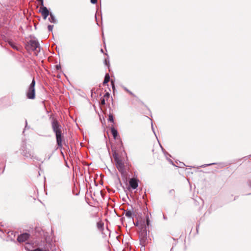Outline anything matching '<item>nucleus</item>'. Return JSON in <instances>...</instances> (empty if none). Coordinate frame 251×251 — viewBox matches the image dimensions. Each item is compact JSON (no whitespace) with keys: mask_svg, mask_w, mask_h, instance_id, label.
<instances>
[{"mask_svg":"<svg viewBox=\"0 0 251 251\" xmlns=\"http://www.w3.org/2000/svg\"><path fill=\"white\" fill-rule=\"evenodd\" d=\"M108 121L111 122H112L113 123L114 122V117H113V116L112 115V114H110L109 115V116H108Z\"/></svg>","mask_w":251,"mask_h":251,"instance_id":"nucleus-16","label":"nucleus"},{"mask_svg":"<svg viewBox=\"0 0 251 251\" xmlns=\"http://www.w3.org/2000/svg\"><path fill=\"white\" fill-rule=\"evenodd\" d=\"M129 183L130 186L133 189L137 188L138 186V180L134 178L130 179Z\"/></svg>","mask_w":251,"mask_h":251,"instance_id":"nucleus-8","label":"nucleus"},{"mask_svg":"<svg viewBox=\"0 0 251 251\" xmlns=\"http://www.w3.org/2000/svg\"><path fill=\"white\" fill-rule=\"evenodd\" d=\"M31 251H46L43 250L42 249H41L40 248H37V249L33 250Z\"/></svg>","mask_w":251,"mask_h":251,"instance_id":"nucleus-24","label":"nucleus"},{"mask_svg":"<svg viewBox=\"0 0 251 251\" xmlns=\"http://www.w3.org/2000/svg\"><path fill=\"white\" fill-rule=\"evenodd\" d=\"M101 104H102V105H104V104H105V100L104 98H102V99L101 100Z\"/></svg>","mask_w":251,"mask_h":251,"instance_id":"nucleus-23","label":"nucleus"},{"mask_svg":"<svg viewBox=\"0 0 251 251\" xmlns=\"http://www.w3.org/2000/svg\"><path fill=\"white\" fill-rule=\"evenodd\" d=\"M101 51L103 52V50L102 49L101 50Z\"/></svg>","mask_w":251,"mask_h":251,"instance_id":"nucleus-32","label":"nucleus"},{"mask_svg":"<svg viewBox=\"0 0 251 251\" xmlns=\"http://www.w3.org/2000/svg\"><path fill=\"white\" fill-rule=\"evenodd\" d=\"M113 156L117 169L122 174H124L125 172L124 163L122 160L118 157V154L116 152V151H114L113 153Z\"/></svg>","mask_w":251,"mask_h":251,"instance_id":"nucleus-3","label":"nucleus"},{"mask_svg":"<svg viewBox=\"0 0 251 251\" xmlns=\"http://www.w3.org/2000/svg\"><path fill=\"white\" fill-rule=\"evenodd\" d=\"M125 215L128 218H131L132 215V212L131 210H127L125 212Z\"/></svg>","mask_w":251,"mask_h":251,"instance_id":"nucleus-13","label":"nucleus"},{"mask_svg":"<svg viewBox=\"0 0 251 251\" xmlns=\"http://www.w3.org/2000/svg\"><path fill=\"white\" fill-rule=\"evenodd\" d=\"M51 126L53 132L55 133L57 145L59 148H61L62 147L61 126L55 119H52L51 121Z\"/></svg>","mask_w":251,"mask_h":251,"instance_id":"nucleus-1","label":"nucleus"},{"mask_svg":"<svg viewBox=\"0 0 251 251\" xmlns=\"http://www.w3.org/2000/svg\"><path fill=\"white\" fill-rule=\"evenodd\" d=\"M50 17L48 18L49 21L52 23L56 24L57 22V21L56 19L55 18V17L52 13H50L49 14Z\"/></svg>","mask_w":251,"mask_h":251,"instance_id":"nucleus-9","label":"nucleus"},{"mask_svg":"<svg viewBox=\"0 0 251 251\" xmlns=\"http://www.w3.org/2000/svg\"><path fill=\"white\" fill-rule=\"evenodd\" d=\"M214 164H216V163H210V164H203V165L201 166V167L204 168L206 166H211V165H214Z\"/></svg>","mask_w":251,"mask_h":251,"instance_id":"nucleus-17","label":"nucleus"},{"mask_svg":"<svg viewBox=\"0 0 251 251\" xmlns=\"http://www.w3.org/2000/svg\"><path fill=\"white\" fill-rule=\"evenodd\" d=\"M97 0H91V2L92 3L95 4V3H97Z\"/></svg>","mask_w":251,"mask_h":251,"instance_id":"nucleus-26","label":"nucleus"},{"mask_svg":"<svg viewBox=\"0 0 251 251\" xmlns=\"http://www.w3.org/2000/svg\"><path fill=\"white\" fill-rule=\"evenodd\" d=\"M53 25H49L48 26V28L49 31H52L53 29Z\"/></svg>","mask_w":251,"mask_h":251,"instance_id":"nucleus-18","label":"nucleus"},{"mask_svg":"<svg viewBox=\"0 0 251 251\" xmlns=\"http://www.w3.org/2000/svg\"><path fill=\"white\" fill-rule=\"evenodd\" d=\"M104 63L105 65L109 66V61L107 59H105L104 60Z\"/></svg>","mask_w":251,"mask_h":251,"instance_id":"nucleus-19","label":"nucleus"},{"mask_svg":"<svg viewBox=\"0 0 251 251\" xmlns=\"http://www.w3.org/2000/svg\"><path fill=\"white\" fill-rule=\"evenodd\" d=\"M124 89L125 91H126L127 92H128L131 95H133V94L131 91H130L129 90H128L126 87H124Z\"/></svg>","mask_w":251,"mask_h":251,"instance_id":"nucleus-20","label":"nucleus"},{"mask_svg":"<svg viewBox=\"0 0 251 251\" xmlns=\"http://www.w3.org/2000/svg\"><path fill=\"white\" fill-rule=\"evenodd\" d=\"M97 227L99 230H102L103 229V223L100 222L97 223Z\"/></svg>","mask_w":251,"mask_h":251,"instance_id":"nucleus-12","label":"nucleus"},{"mask_svg":"<svg viewBox=\"0 0 251 251\" xmlns=\"http://www.w3.org/2000/svg\"><path fill=\"white\" fill-rule=\"evenodd\" d=\"M27 121L26 120V121H25V128H26V127H27Z\"/></svg>","mask_w":251,"mask_h":251,"instance_id":"nucleus-28","label":"nucleus"},{"mask_svg":"<svg viewBox=\"0 0 251 251\" xmlns=\"http://www.w3.org/2000/svg\"><path fill=\"white\" fill-rule=\"evenodd\" d=\"M35 81L33 78L28 88L26 93L27 97L29 99H34L35 98Z\"/></svg>","mask_w":251,"mask_h":251,"instance_id":"nucleus-5","label":"nucleus"},{"mask_svg":"<svg viewBox=\"0 0 251 251\" xmlns=\"http://www.w3.org/2000/svg\"><path fill=\"white\" fill-rule=\"evenodd\" d=\"M144 242H145V239H141V240H140V244H142V245L144 246H145Z\"/></svg>","mask_w":251,"mask_h":251,"instance_id":"nucleus-21","label":"nucleus"},{"mask_svg":"<svg viewBox=\"0 0 251 251\" xmlns=\"http://www.w3.org/2000/svg\"><path fill=\"white\" fill-rule=\"evenodd\" d=\"M109 96H110V94L109 93L107 92L105 94V95H104V98H109Z\"/></svg>","mask_w":251,"mask_h":251,"instance_id":"nucleus-22","label":"nucleus"},{"mask_svg":"<svg viewBox=\"0 0 251 251\" xmlns=\"http://www.w3.org/2000/svg\"><path fill=\"white\" fill-rule=\"evenodd\" d=\"M163 218L164 219H166V217L164 215L163 216Z\"/></svg>","mask_w":251,"mask_h":251,"instance_id":"nucleus-31","label":"nucleus"},{"mask_svg":"<svg viewBox=\"0 0 251 251\" xmlns=\"http://www.w3.org/2000/svg\"><path fill=\"white\" fill-rule=\"evenodd\" d=\"M109 80H110V76L108 74H106L105 77H104V81L103 82V85L106 84L109 81Z\"/></svg>","mask_w":251,"mask_h":251,"instance_id":"nucleus-11","label":"nucleus"},{"mask_svg":"<svg viewBox=\"0 0 251 251\" xmlns=\"http://www.w3.org/2000/svg\"><path fill=\"white\" fill-rule=\"evenodd\" d=\"M39 3L41 5V7L40 9V12L41 13L44 19H46L49 14V11L48 8L44 6V0H37Z\"/></svg>","mask_w":251,"mask_h":251,"instance_id":"nucleus-6","label":"nucleus"},{"mask_svg":"<svg viewBox=\"0 0 251 251\" xmlns=\"http://www.w3.org/2000/svg\"><path fill=\"white\" fill-rule=\"evenodd\" d=\"M29 237V234L27 233H24L19 235L17 238V241L19 242H24L26 241Z\"/></svg>","mask_w":251,"mask_h":251,"instance_id":"nucleus-7","label":"nucleus"},{"mask_svg":"<svg viewBox=\"0 0 251 251\" xmlns=\"http://www.w3.org/2000/svg\"><path fill=\"white\" fill-rule=\"evenodd\" d=\"M111 131L113 135V138L116 139L118 136V131L114 127L111 128Z\"/></svg>","mask_w":251,"mask_h":251,"instance_id":"nucleus-10","label":"nucleus"},{"mask_svg":"<svg viewBox=\"0 0 251 251\" xmlns=\"http://www.w3.org/2000/svg\"><path fill=\"white\" fill-rule=\"evenodd\" d=\"M56 68L57 69L60 68V66H58V65L56 66Z\"/></svg>","mask_w":251,"mask_h":251,"instance_id":"nucleus-30","label":"nucleus"},{"mask_svg":"<svg viewBox=\"0 0 251 251\" xmlns=\"http://www.w3.org/2000/svg\"><path fill=\"white\" fill-rule=\"evenodd\" d=\"M250 185H251V183Z\"/></svg>","mask_w":251,"mask_h":251,"instance_id":"nucleus-33","label":"nucleus"},{"mask_svg":"<svg viewBox=\"0 0 251 251\" xmlns=\"http://www.w3.org/2000/svg\"><path fill=\"white\" fill-rule=\"evenodd\" d=\"M9 45L10 46L13 48L14 49L18 50H19V48L16 46L13 43L10 42H9Z\"/></svg>","mask_w":251,"mask_h":251,"instance_id":"nucleus-15","label":"nucleus"},{"mask_svg":"<svg viewBox=\"0 0 251 251\" xmlns=\"http://www.w3.org/2000/svg\"><path fill=\"white\" fill-rule=\"evenodd\" d=\"M22 155L25 158L27 159H37L35 156L33 151L27 148L25 145L23 144L20 149Z\"/></svg>","mask_w":251,"mask_h":251,"instance_id":"nucleus-2","label":"nucleus"},{"mask_svg":"<svg viewBox=\"0 0 251 251\" xmlns=\"http://www.w3.org/2000/svg\"><path fill=\"white\" fill-rule=\"evenodd\" d=\"M29 45L31 49L34 51L36 55H37L38 53L40 51V46L38 41L36 40L31 39L29 41Z\"/></svg>","mask_w":251,"mask_h":251,"instance_id":"nucleus-4","label":"nucleus"},{"mask_svg":"<svg viewBox=\"0 0 251 251\" xmlns=\"http://www.w3.org/2000/svg\"><path fill=\"white\" fill-rule=\"evenodd\" d=\"M151 129H152V131L153 132V133H154V135H155L156 137H157L156 135L155 132V131H154V128H153V125H152V124H151Z\"/></svg>","mask_w":251,"mask_h":251,"instance_id":"nucleus-25","label":"nucleus"},{"mask_svg":"<svg viewBox=\"0 0 251 251\" xmlns=\"http://www.w3.org/2000/svg\"><path fill=\"white\" fill-rule=\"evenodd\" d=\"M111 83H112V89L114 90L115 89V86H114V83L113 82V81H111Z\"/></svg>","mask_w":251,"mask_h":251,"instance_id":"nucleus-27","label":"nucleus"},{"mask_svg":"<svg viewBox=\"0 0 251 251\" xmlns=\"http://www.w3.org/2000/svg\"><path fill=\"white\" fill-rule=\"evenodd\" d=\"M134 225H135V226H137L138 225V223L137 222V223H134Z\"/></svg>","mask_w":251,"mask_h":251,"instance_id":"nucleus-29","label":"nucleus"},{"mask_svg":"<svg viewBox=\"0 0 251 251\" xmlns=\"http://www.w3.org/2000/svg\"><path fill=\"white\" fill-rule=\"evenodd\" d=\"M146 224H147V226H146V229H147V228H149V226H151L149 216H146Z\"/></svg>","mask_w":251,"mask_h":251,"instance_id":"nucleus-14","label":"nucleus"}]
</instances>
